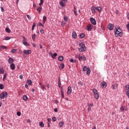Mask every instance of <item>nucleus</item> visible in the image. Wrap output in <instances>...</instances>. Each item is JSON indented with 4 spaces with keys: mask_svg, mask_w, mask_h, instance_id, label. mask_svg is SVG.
I'll use <instances>...</instances> for the list:
<instances>
[{
    "mask_svg": "<svg viewBox=\"0 0 129 129\" xmlns=\"http://www.w3.org/2000/svg\"><path fill=\"white\" fill-rule=\"evenodd\" d=\"M40 3L39 4V7H42V5H43L44 3V0H40Z\"/></svg>",
    "mask_w": 129,
    "mask_h": 129,
    "instance_id": "nucleus-33",
    "label": "nucleus"
},
{
    "mask_svg": "<svg viewBox=\"0 0 129 129\" xmlns=\"http://www.w3.org/2000/svg\"><path fill=\"white\" fill-rule=\"evenodd\" d=\"M54 111H55V112H58V109L57 108H55V109H54Z\"/></svg>",
    "mask_w": 129,
    "mask_h": 129,
    "instance_id": "nucleus-59",
    "label": "nucleus"
},
{
    "mask_svg": "<svg viewBox=\"0 0 129 129\" xmlns=\"http://www.w3.org/2000/svg\"><path fill=\"white\" fill-rule=\"evenodd\" d=\"M57 56V53H54L51 56V58L52 59H55V57Z\"/></svg>",
    "mask_w": 129,
    "mask_h": 129,
    "instance_id": "nucleus-34",
    "label": "nucleus"
},
{
    "mask_svg": "<svg viewBox=\"0 0 129 129\" xmlns=\"http://www.w3.org/2000/svg\"><path fill=\"white\" fill-rule=\"evenodd\" d=\"M60 88V92H61V93H64V91H63V87H62L61 86H60V88Z\"/></svg>",
    "mask_w": 129,
    "mask_h": 129,
    "instance_id": "nucleus-46",
    "label": "nucleus"
},
{
    "mask_svg": "<svg viewBox=\"0 0 129 129\" xmlns=\"http://www.w3.org/2000/svg\"><path fill=\"white\" fill-rule=\"evenodd\" d=\"M82 71L83 72H85V71H87L86 72L87 75H90V73L91 72V71L90 70V68L89 67L87 68V67L86 66H84L83 68Z\"/></svg>",
    "mask_w": 129,
    "mask_h": 129,
    "instance_id": "nucleus-2",
    "label": "nucleus"
},
{
    "mask_svg": "<svg viewBox=\"0 0 129 129\" xmlns=\"http://www.w3.org/2000/svg\"><path fill=\"white\" fill-rule=\"evenodd\" d=\"M72 93V88L71 87L69 86L68 88L67 94L70 95Z\"/></svg>",
    "mask_w": 129,
    "mask_h": 129,
    "instance_id": "nucleus-10",
    "label": "nucleus"
},
{
    "mask_svg": "<svg viewBox=\"0 0 129 129\" xmlns=\"http://www.w3.org/2000/svg\"><path fill=\"white\" fill-rule=\"evenodd\" d=\"M1 11L3 13H4V12H5V10L4 9V8L3 7H1Z\"/></svg>",
    "mask_w": 129,
    "mask_h": 129,
    "instance_id": "nucleus-60",
    "label": "nucleus"
},
{
    "mask_svg": "<svg viewBox=\"0 0 129 129\" xmlns=\"http://www.w3.org/2000/svg\"><path fill=\"white\" fill-rule=\"evenodd\" d=\"M40 33L41 34H44V33H45V31L43 30V29H42L41 30H40Z\"/></svg>",
    "mask_w": 129,
    "mask_h": 129,
    "instance_id": "nucleus-54",
    "label": "nucleus"
},
{
    "mask_svg": "<svg viewBox=\"0 0 129 129\" xmlns=\"http://www.w3.org/2000/svg\"><path fill=\"white\" fill-rule=\"evenodd\" d=\"M90 22H91V24H92L93 25H96V20H95L94 19V18H90Z\"/></svg>",
    "mask_w": 129,
    "mask_h": 129,
    "instance_id": "nucleus-11",
    "label": "nucleus"
},
{
    "mask_svg": "<svg viewBox=\"0 0 129 129\" xmlns=\"http://www.w3.org/2000/svg\"><path fill=\"white\" fill-rule=\"evenodd\" d=\"M39 126H41V127H44V123L43 122H40Z\"/></svg>",
    "mask_w": 129,
    "mask_h": 129,
    "instance_id": "nucleus-36",
    "label": "nucleus"
},
{
    "mask_svg": "<svg viewBox=\"0 0 129 129\" xmlns=\"http://www.w3.org/2000/svg\"><path fill=\"white\" fill-rule=\"evenodd\" d=\"M5 31L6 32H7V33H9V34H10V33H11V29H10V28L9 27H7L5 29Z\"/></svg>",
    "mask_w": 129,
    "mask_h": 129,
    "instance_id": "nucleus-29",
    "label": "nucleus"
},
{
    "mask_svg": "<svg viewBox=\"0 0 129 129\" xmlns=\"http://www.w3.org/2000/svg\"><path fill=\"white\" fill-rule=\"evenodd\" d=\"M32 39L33 41H35V39H36V34H34L32 36Z\"/></svg>",
    "mask_w": 129,
    "mask_h": 129,
    "instance_id": "nucleus-35",
    "label": "nucleus"
},
{
    "mask_svg": "<svg viewBox=\"0 0 129 129\" xmlns=\"http://www.w3.org/2000/svg\"><path fill=\"white\" fill-rule=\"evenodd\" d=\"M125 89H126V90H128V91H129V85H126Z\"/></svg>",
    "mask_w": 129,
    "mask_h": 129,
    "instance_id": "nucleus-48",
    "label": "nucleus"
},
{
    "mask_svg": "<svg viewBox=\"0 0 129 129\" xmlns=\"http://www.w3.org/2000/svg\"><path fill=\"white\" fill-rule=\"evenodd\" d=\"M58 61H63V60H64V57H63V56L60 55L58 57Z\"/></svg>",
    "mask_w": 129,
    "mask_h": 129,
    "instance_id": "nucleus-26",
    "label": "nucleus"
},
{
    "mask_svg": "<svg viewBox=\"0 0 129 129\" xmlns=\"http://www.w3.org/2000/svg\"><path fill=\"white\" fill-rule=\"evenodd\" d=\"M70 62L71 63H76V60H74L73 58L70 59Z\"/></svg>",
    "mask_w": 129,
    "mask_h": 129,
    "instance_id": "nucleus-32",
    "label": "nucleus"
},
{
    "mask_svg": "<svg viewBox=\"0 0 129 129\" xmlns=\"http://www.w3.org/2000/svg\"><path fill=\"white\" fill-rule=\"evenodd\" d=\"M37 25L40 27H42V28H44V25H43L41 22L38 23Z\"/></svg>",
    "mask_w": 129,
    "mask_h": 129,
    "instance_id": "nucleus-39",
    "label": "nucleus"
},
{
    "mask_svg": "<svg viewBox=\"0 0 129 129\" xmlns=\"http://www.w3.org/2000/svg\"><path fill=\"white\" fill-rule=\"evenodd\" d=\"M22 43L25 46H28V47H30V44L28 43L27 41L23 40Z\"/></svg>",
    "mask_w": 129,
    "mask_h": 129,
    "instance_id": "nucleus-21",
    "label": "nucleus"
},
{
    "mask_svg": "<svg viewBox=\"0 0 129 129\" xmlns=\"http://www.w3.org/2000/svg\"><path fill=\"white\" fill-rule=\"evenodd\" d=\"M78 50L80 52H84L86 50V47L83 46L78 48Z\"/></svg>",
    "mask_w": 129,
    "mask_h": 129,
    "instance_id": "nucleus-9",
    "label": "nucleus"
},
{
    "mask_svg": "<svg viewBox=\"0 0 129 129\" xmlns=\"http://www.w3.org/2000/svg\"><path fill=\"white\" fill-rule=\"evenodd\" d=\"M68 0H61L59 2V5L62 8L65 7L66 6V3H67Z\"/></svg>",
    "mask_w": 129,
    "mask_h": 129,
    "instance_id": "nucleus-5",
    "label": "nucleus"
},
{
    "mask_svg": "<svg viewBox=\"0 0 129 129\" xmlns=\"http://www.w3.org/2000/svg\"><path fill=\"white\" fill-rule=\"evenodd\" d=\"M88 106H91L92 107V106H93V104L91 103L90 105L89 104H88Z\"/></svg>",
    "mask_w": 129,
    "mask_h": 129,
    "instance_id": "nucleus-58",
    "label": "nucleus"
},
{
    "mask_svg": "<svg viewBox=\"0 0 129 129\" xmlns=\"http://www.w3.org/2000/svg\"><path fill=\"white\" fill-rule=\"evenodd\" d=\"M79 37L80 38H81V39L83 38L84 37H85V34H84V33H82L80 34L79 35Z\"/></svg>",
    "mask_w": 129,
    "mask_h": 129,
    "instance_id": "nucleus-31",
    "label": "nucleus"
},
{
    "mask_svg": "<svg viewBox=\"0 0 129 129\" xmlns=\"http://www.w3.org/2000/svg\"><path fill=\"white\" fill-rule=\"evenodd\" d=\"M0 89H4V85L3 84H0Z\"/></svg>",
    "mask_w": 129,
    "mask_h": 129,
    "instance_id": "nucleus-50",
    "label": "nucleus"
},
{
    "mask_svg": "<svg viewBox=\"0 0 129 129\" xmlns=\"http://www.w3.org/2000/svg\"><path fill=\"white\" fill-rule=\"evenodd\" d=\"M46 20H47V17H46V16H44L43 17V21H42L43 24H45V23H46Z\"/></svg>",
    "mask_w": 129,
    "mask_h": 129,
    "instance_id": "nucleus-27",
    "label": "nucleus"
},
{
    "mask_svg": "<svg viewBox=\"0 0 129 129\" xmlns=\"http://www.w3.org/2000/svg\"><path fill=\"white\" fill-rule=\"evenodd\" d=\"M115 30H117L118 31H122L121 29L120 28V27L119 26H117V28H116Z\"/></svg>",
    "mask_w": 129,
    "mask_h": 129,
    "instance_id": "nucleus-43",
    "label": "nucleus"
},
{
    "mask_svg": "<svg viewBox=\"0 0 129 129\" xmlns=\"http://www.w3.org/2000/svg\"><path fill=\"white\" fill-rule=\"evenodd\" d=\"M27 19H28V20H29V21H31V16H30V15H27Z\"/></svg>",
    "mask_w": 129,
    "mask_h": 129,
    "instance_id": "nucleus-49",
    "label": "nucleus"
},
{
    "mask_svg": "<svg viewBox=\"0 0 129 129\" xmlns=\"http://www.w3.org/2000/svg\"><path fill=\"white\" fill-rule=\"evenodd\" d=\"M27 83L28 84V85H31V84H32V80L29 79L27 80Z\"/></svg>",
    "mask_w": 129,
    "mask_h": 129,
    "instance_id": "nucleus-37",
    "label": "nucleus"
},
{
    "mask_svg": "<svg viewBox=\"0 0 129 129\" xmlns=\"http://www.w3.org/2000/svg\"><path fill=\"white\" fill-rule=\"evenodd\" d=\"M7 77V74H5L3 77V81H5V79H6V78Z\"/></svg>",
    "mask_w": 129,
    "mask_h": 129,
    "instance_id": "nucleus-44",
    "label": "nucleus"
},
{
    "mask_svg": "<svg viewBox=\"0 0 129 129\" xmlns=\"http://www.w3.org/2000/svg\"><path fill=\"white\" fill-rule=\"evenodd\" d=\"M10 39H11V37H9V36H7V37H5V40H6V41H8V40H10Z\"/></svg>",
    "mask_w": 129,
    "mask_h": 129,
    "instance_id": "nucleus-42",
    "label": "nucleus"
},
{
    "mask_svg": "<svg viewBox=\"0 0 129 129\" xmlns=\"http://www.w3.org/2000/svg\"><path fill=\"white\" fill-rule=\"evenodd\" d=\"M25 88H28V87H29V86L27 84H25Z\"/></svg>",
    "mask_w": 129,
    "mask_h": 129,
    "instance_id": "nucleus-64",
    "label": "nucleus"
},
{
    "mask_svg": "<svg viewBox=\"0 0 129 129\" xmlns=\"http://www.w3.org/2000/svg\"><path fill=\"white\" fill-rule=\"evenodd\" d=\"M52 120L53 121H56V118H55V117H52Z\"/></svg>",
    "mask_w": 129,
    "mask_h": 129,
    "instance_id": "nucleus-61",
    "label": "nucleus"
},
{
    "mask_svg": "<svg viewBox=\"0 0 129 129\" xmlns=\"http://www.w3.org/2000/svg\"><path fill=\"white\" fill-rule=\"evenodd\" d=\"M8 63L9 64H12V63H14V59L12 57H9L8 59Z\"/></svg>",
    "mask_w": 129,
    "mask_h": 129,
    "instance_id": "nucleus-19",
    "label": "nucleus"
},
{
    "mask_svg": "<svg viewBox=\"0 0 129 129\" xmlns=\"http://www.w3.org/2000/svg\"><path fill=\"white\" fill-rule=\"evenodd\" d=\"M63 125H64V122L63 121H60L58 123V126H59V127H62L63 126Z\"/></svg>",
    "mask_w": 129,
    "mask_h": 129,
    "instance_id": "nucleus-25",
    "label": "nucleus"
},
{
    "mask_svg": "<svg viewBox=\"0 0 129 129\" xmlns=\"http://www.w3.org/2000/svg\"><path fill=\"white\" fill-rule=\"evenodd\" d=\"M35 27H36V23L34 22L32 27V31H34V29H35Z\"/></svg>",
    "mask_w": 129,
    "mask_h": 129,
    "instance_id": "nucleus-38",
    "label": "nucleus"
},
{
    "mask_svg": "<svg viewBox=\"0 0 129 129\" xmlns=\"http://www.w3.org/2000/svg\"><path fill=\"white\" fill-rule=\"evenodd\" d=\"M64 67H65V64H64L63 63H60L59 66V70H62V69H63Z\"/></svg>",
    "mask_w": 129,
    "mask_h": 129,
    "instance_id": "nucleus-23",
    "label": "nucleus"
},
{
    "mask_svg": "<svg viewBox=\"0 0 129 129\" xmlns=\"http://www.w3.org/2000/svg\"><path fill=\"white\" fill-rule=\"evenodd\" d=\"M126 95L127 97H128V98H129V91H127L126 92Z\"/></svg>",
    "mask_w": 129,
    "mask_h": 129,
    "instance_id": "nucleus-51",
    "label": "nucleus"
},
{
    "mask_svg": "<svg viewBox=\"0 0 129 129\" xmlns=\"http://www.w3.org/2000/svg\"><path fill=\"white\" fill-rule=\"evenodd\" d=\"M1 47V48H2V49H5V50H7V49H8V47L4 45H2Z\"/></svg>",
    "mask_w": 129,
    "mask_h": 129,
    "instance_id": "nucleus-41",
    "label": "nucleus"
},
{
    "mask_svg": "<svg viewBox=\"0 0 129 129\" xmlns=\"http://www.w3.org/2000/svg\"><path fill=\"white\" fill-rule=\"evenodd\" d=\"M118 86V84L117 83H115L114 84L112 85V89L114 90V89H116Z\"/></svg>",
    "mask_w": 129,
    "mask_h": 129,
    "instance_id": "nucleus-12",
    "label": "nucleus"
},
{
    "mask_svg": "<svg viewBox=\"0 0 129 129\" xmlns=\"http://www.w3.org/2000/svg\"><path fill=\"white\" fill-rule=\"evenodd\" d=\"M5 73V71L3 69H0V74H3Z\"/></svg>",
    "mask_w": 129,
    "mask_h": 129,
    "instance_id": "nucleus-40",
    "label": "nucleus"
},
{
    "mask_svg": "<svg viewBox=\"0 0 129 129\" xmlns=\"http://www.w3.org/2000/svg\"><path fill=\"white\" fill-rule=\"evenodd\" d=\"M93 92L94 94V97L95 99H98V98H99V95H98L97 90L96 89H93Z\"/></svg>",
    "mask_w": 129,
    "mask_h": 129,
    "instance_id": "nucleus-3",
    "label": "nucleus"
},
{
    "mask_svg": "<svg viewBox=\"0 0 129 129\" xmlns=\"http://www.w3.org/2000/svg\"><path fill=\"white\" fill-rule=\"evenodd\" d=\"M114 35L116 37H122V31L114 30Z\"/></svg>",
    "mask_w": 129,
    "mask_h": 129,
    "instance_id": "nucleus-1",
    "label": "nucleus"
},
{
    "mask_svg": "<svg viewBox=\"0 0 129 129\" xmlns=\"http://www.w3.org/2000/svg\"><path fill=\"white\" fill-rule=\"evenodd\" d=\"M42 8L41 7H39L36 9V11L38 12L39 14H41V12L42 11Z\"/></svg>",
    "mask_w": 129,
    "mask_h": 129,
    "instance_id": "nucleus-24",
    "label": "nucleus"
},
{
    "mask_svg": "<svg viewBox=\"0 0 129 129\" xmlns=\"http://www.w3.org/2000/svg\"><path fill=\"white\" fill-rule=\"evenodd\" d=\"M78 84H80V85H81V86H83V83H81V81H79L78 82Z\"/></svg>",
    "mask_w": 129,
    "mask_h": 129,
    "instance_id": "nucleus-56",
    "label": "nucleus"
},
{
    "mask_svg": "<svg viewBox=\"0 0 129 129\" xmlns=\"http://www.w3.org/2000/svg\"><path fill=\"white\" fill-rule=\"evenodd\" d=\"M91 9L92 14H95V11H96V7L92 6Z\"/></svg>",
    "mask_w": 129,
    "mask_h": 129,
    "instance_id": "nucleus-18",
    "label": "nucleus"
},
{
    "mask_svg": "<svg viewBox=\"0 0 129 129\" xmlns=\"http://www.w3.org/2000/svg\"><path fill=\"white\" fill-rule=\"evenodd\" d=\"M79 46L80 47H85V44L84 43H83V42H81V43H79Z\"/></svg>",
    "mask_w": 129,
    "mask_h": 129,
    "instance_id": "nucleus-30",
    "label": "nucleus"
},
{
    "mask_svg": "<svg viewBox=\"0 0 129 129\" xmlns=\"http://www.w3.org/2000/svg\"><path fill=\"white\" fill-rule=\"evenodd\" d=\"M23 53L25 55H29V54H31V53H32V50H24L23 51Z\"/></svg>",
    "mask_w": 129,
    "mask_h": 129,
    "instance_id": "nucleus-6",
    "label": "nucleus"
},
{
    "mask_svg": "<svg viewBox=\"0 0 129 129\" xmlns=\"http://www.w3.org/2000/svg\"><path fill=\"white\" fill-rule=\"evenodd\" d=\"M63 20L64 21H65V22H67V21L68 20V19H67V17L64 16Z\"/></svg>",
    "mask_w": 129,
    "mask_h": 129,
    "instance_id": "nucleus-53",
    "label": "nucleus"
},
{
    "mask_svg": "<svg viewBox=\"0 0 129 129\" xmlns=\"http://www.w3.org/2000/svg\"><path fill=\"white\" fill-rule=\"evenodd\" d=\"M92 25L91 24H89L87 25V31H91V30H92Z\"/></svg>",
    "mask_w": 129,
    "mask_h": 129,
    "instance_id": "nucleus-15",
    "label": "nucleus"
},
{
    "mask_svg": "<svg viewBox=\"0 0 129 129\" xmlns=\"http://www.w3.org/2000/svg\"><path fill=\"white\" fill-rule=\"evenodd\" d=\"M17 114L18 116H21V112H17Z\"/></svg>",
    "mask_w": 129,
    "mask_h": 129,
    "instance_id": "nucleus-55",
    "label": "nucleus"
},
{
    "mask_svg": "<svg viewBox=\"0 0 129 129\" xmlns=\"http://www.w3.org/2000/svg\"><path fill=\"white\" fill-rule=\"evenodd\" d=\"M72 37L74 39H76L77 38V34H76V32L73 31L72 33Z\"/></svg>",
    "mask_w": 129,
    "mask_h": 129,
    "instance_id": "nucleus-17",
    "label": "nucleus"
},
{
    "mask_svg": "<svg viewBox=\"0 0 129 129\" xmlns=\"http://www.w3.org/2000/svg\"><path fill=\"white\" fill-rule=\"evenodd\" d=\"M6 97H8V93L7 92L4 91L0 94V98L2 99H4Z\"/></svg>",
    "mask_w": 129,
    "mask_h": 129,
    "instance_id": "nucleus-4",
    "label": "nucleus"
},
{
    "mask_svg": "<svg viewBox=\"0 0 129 129\" xmlns=\"http://www.w3.org/2000/svg\"><path fill=\"white\" fill-rule=\"evenodd\" d=\"M126 28L129 30V23L126 25Z\"/></svg>",
    "mask_w": 129,
    "mask_h": 129,
    "instance_id": "nucleus-63",
    "label": "nucleus"
},
{
    "mask_svg": "<svg viewBox=\"0 0 129 129\" xmlns=\"http://www.w3.org/2000/svg\"><path fill=\"white\" fill-rule=\"evenodd\" d=\"M107 86V85L106 84V82H102L101 83V87H102V88H106Z\"/></svg>",
    "mask_w": 129,
    "mask_h": 129,
    "instance_id": "nucleus-8",
    "label": "nucleus"
},
{
    "mask_svg": "<svg viewBox=\"0 0 129 129\" xmlns=\"http://www.w3.org/2000/svg\"><path fill=\"white\" fill-rule=\"evenodd\" d=\"M17 51V50L13 49L12 50V53H16V51Z\"/></svg>",
    "mask_w": 129,
    "mask_h": 129,
    "instance_id": "nucleus-57",
    "label": "nucleus"
},
{
    "mask_svg": "<svg viewBox=\"0 0 129 129\" xmlns=\"http://www.w3.org/2000/svg\"><path fill=\"white\" fill-rule=\"evenodd\" d=\"M62 98H64V93H61Z\"/></svg>",
    "mask_w": 129,
    "mask_h": 129,
    "instance_id": "nucleus-62",
    "label": "nucleus"
},
{
    "mask_svg": "<svg viewBox=\"0 0 129 129\" xmlns=\"http://www.w3.org/2000/svg\"><path fill=\"white\" fill-rule=\"evenodd\" d=\"M108 29L110 31H112L113 30V25L112 24H109L108 26Z\"/></svg>",
    "mask_w": 129,
    "mask_h": 129,
    "instance_id": "nucleus-13",
    "label": "nucleus"
},
{
    "mask_svg": "<svg viewBox=\"0 0 129 129\" xmlns=\"http://www.w3.org/2000/svg\"><path fill=\"white\" fill-rule=\"evenodd\" d=\"M120 110L121 111H123V110H124V107H123V106H121V108H120Z\"/></svg>",
    "mask_w": 129,
    "mask_h": 129,
    "instance_id": "nucleus-47",
    "label": "nucleus"
},
{
    "mask_svg": "<svg viewBox=\"0 0 129 129\" xmlns=\"http://www.w3.org/2000/svg\"><path fill=\"white\" fill-rule=\"evenodd\" d=\"M96 11H97L99 13H101V12H102V9L100 7H96Z\"/></svg>",
    "mask_w": 129,
    "mask_h": 129,
    "instance_id": "nucleus-20",
    "label": "nucleus"
},
{
    "mask_svg": "<svg viewBox=\"0 0 129 129\" xmlns=\"http://www.w3.org/2000/svg\"><path fill=\"white\" fill-rule=\"evenodd\" d=\"M23 100H24V101H27V100H28V96H27V95H24L23 96Z\"/></svg>",
    "mask_w": 129,
    "mask_h": 129,
    "instance_id": "nucleus-28",
    "label": "nucleus"
},
{
    "mask_svg": "<svg viewBox=\"0 0 129 129\" xmlns=\"http://www.w3.org/2000/svg\"><path fill=\"white\" fill-rule=\"evenodd\" d=\"M41 89H42V90H46V87H45V86L42 85L41 86Z\"/></svg>",
    "mask_w": 129,
    "mask_h": 129,
    "instance_id": "nucleus-45",
    "label": "nucleus"
},
{
    "mask_svg": "<svg viewBox=\"0 0 129 129\" xmlns=\"http://www.w3.org/2000/svg\"><path fill=\"white\" fill-rule=\"evenodd\" d=\"M65 24H66V22H61V26H62V27H64V26H65Z\"/></svg>",
    "mask_w": 129,
    "mask_h": 129,
    "instance_id": "nucleus-52",
    "label": "nucleus"
},
{
    "mask_svg": "<svg viewBox=\"0 0 129 129\" xmlns=\"http://www.w3.org/2000/svg\"><path fill=\"white\" fill-rule=\"evenodd\" d=\"M79 61H81V60H83V61H86V57L83 55L81 56L80 55H79Z\"/></svg>",
    "mask_w": 129,
    "mask_h": 129,
    "instance_id": "nucleus-7",
    "label": "nucleus"
},
{
    "mask_svg": "<svg viewBox=\"0 0 129 129\" xmlns=\"http://www.w3.org/2000/svg\"><path fill=\"white\" fill-rule=\"evenodd\" d=\"M77 12H78V9L75 7L74 9V13L75 16H78V14H77Z\"/></svg>",
    "mask_w": 129,
    "mask_h": 129,
    "instance_id": "nucleus-22",
    "label": "nucleus"
},
{
    "mask_svg": "<svg viewBox=\"0 0 129 129\" xmlns=\"http://www.w3.org/2000/svg\"><path fill=\"white\" fill-rule=\"evenodd\" d=\"M57 84L58 88H61V78L60 77L58 78Z\"/></svg>",
    "mask_w": 129,
    "mask_h": 129,
    "instance_id": "nucleus-14",
    "label": "nucleus"
},
{
    "mask_svg": "<svg viewBox=\"0 0 129 129\" xmlns=\"http://www.w3.org/2000/svg\"><path fill=\"white\" fill-rule=\"evenodd\" d=\"M10 68L12 70H15L16 69V65H15V63H12L10 64Z\"/></svg>",
    "mask_w": 129,
    "mask_h": 129,
    "instance_id": "nucleus-16",
    "label": "nucleus"
}]
</instances>
